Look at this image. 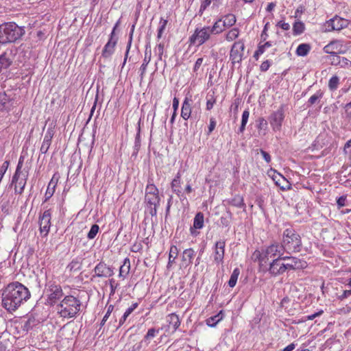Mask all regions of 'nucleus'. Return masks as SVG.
<instances>
[{
  "mask_svg": "<svg viewBox=\"0 0 351 351\" xmlns=\"http://www.w3.org/2000/svg\"><path fill=\"white\" fill-rule=\"evenodd\" d=\"M220 19H221L223 26H225L226 29L232 27L237 21L236 16L233 14H228L221 16Z\"/></svg>",
  "mask_w": 351,
  "mask_h": 351,
  "instance_id": "nucleus-25",
  "label": "nucleus"
},
{
  "mask_svg": "<svg viewBox=\"0 0 351 351\" xmlns=\"http://www.w3.org/2000/svg\"><path fill=\"white\" fill-rule=\"evenodd\" d=\"M273 172L271 176L272 180L275 182V184L278 186L281 190L287 191L291 188L290 182L280 173H277L275 170L271 169Z\"/></svg>",
  "mask_w": 351,
  "mask_h": 351,
  "instance_id": "nucleus-17",
  "label": "nucleus"
},
{
  "mask_svg": "<svg viewBox=\"0 0 351 351\" xmlns=\"http://www.w3.org/2000/svg\"><path fill=\"white\" fill-rule=\"evenodd\" d=\"M51 138L52 135L50 133L47 132L45 134L40 147V151L42 153L45 154L48 151L51 145Z\"/></svg>",
  "mask_w": 351,
  "mask_h": 351,
  "instance_id": "nucleus-33",
  "label": "nucleus"
},
{
  "mask_svg": "<svg viewBox=\"0 0 351 351\" xmlns=\"http://www.w3.org/2000/svg\"><path fill=\"white\" fill-rule=\"evenodd\" d=\"M204 214L201 212L197 213L193 219V227L190 228V232L192 235H196L194 229H202L204 226Z\"/></svg>",
  "mask_w": 351,
  "mask_h": 351,
  "instance_id": "nucleus-23",
  "label": "nucleus"
},
{
  "mask_svg": "<svg viewBox=\"0 0 351 351\" xmlns=\"http://www.w3.org/2000/svg\"><path fill=\"white\" fill-rule=\"evenodd\" d=\"M346 195H342V196H340L339 197H338V199H337V206L339 208H341V207H343L346 206Z\"/></svg>",
  "mask_w": 351,
  "mask_h": 351,
  "instance_id": "nucleus-63",
  "label": "nucleus"
},
{
  "mask_svg": "<svg viewBox=\"0 0 351 351\" xmlns=\"http://www.w3.org/2000/svg\"><path fill=\"white\" fill-rule=\"evenodd\" d=\"M240 271L238 268H235L231 274L230 280L228 281V285L230 287H234L237 282L238 277L239 276Z\"/></svg>",
  "mask_w": 351,
  "mask_h": 351,
  "instance_id": "nucleus-42",
  "label": "nucleus"
},
{
  "mask_svg": "<svg viewBox=\"0 0 351 351\" xmlns=\"http://www.w3.org/2000/svg\"><path fill=\"white\" fill-rule=\"evenodd\" d=\"M209 29L212 34H219L222 33L226 28L223 26L221 19H218L212 26H209Z\"/></svg>",
  "mask_w": 351,
  "mask_h": 351,
  "instance_id": "nucleus-26",
  "label": "nucleus"
},
{
  "mask_svg": "<svg viewBox=\"0 0 351 351\" xmlns=\"http://www.w3.org/2000/svg\"><path fill=\"white\" fill-rule=\"evenodd\" d=\"M282 257H277L269 263V273L273 276L283 274L284 263L281 262Z\"/></svg>",
  "mask_w": 351,
  "mask_h": 351,
  "instance_id": "nucleus-16",
  "label": "nucleus"
},
{
  "mask_svg": "<svg viewBox=\"0 0 351 351\" xmlns=\"http://www.w3.org/2000/svg\"><path fill=\"white\" fill-rule=\"evenodd\" d=\"M271 64V61H270V60H267L263 62L260 66L261 71H263V72L267 71L269 69V68L270 67Z\"/></svg>",
  "mask_w": 351,
  "mask_h": 351,
  "instance_id": "nucleus-62",
  "label": "nucleus"
},
{
  "mask_svg": "<svg viewBox=\"0 0 351 351\" xmlns=\"http://www.w3.org/2000/svg\"><path fill=\"white\" fill-rule=\"evenodd\" d=\"M343 152L345 154L348 155L350 158H351V138L344 145Z\"/></svg>",
  "mask_w": 351,
  "mask_h": 351,
  "instance_id": "nucleus-58",
  "label": "nucleus"
},
{
  "mask_svg": "<svg viewBox=\"0 0 351 351\" xmlns=\"http://www.w3.org/2000/svg\"><path fill=\"white\" fill-rule=\"evenodd\" d=\"M311 47L308 44L302 43L298 45L296 49V54L298 56H305L310 51Z\"/></svg>",
  "mask_w": 351,
  "mask_h": 351,
  "instance_id": "nucleus-34",
  "label": "nucleus"
},
{
  "mask_svg": "<svg viewBox=\"0 0 351 351\" xmlns=\"http://www.w3.org/2000/svg\"><path fill=\"white\" fill-rule=\"evenodd\" d=\"M339 66L341 68L351 67V61L345 57H341Z\"/></svg>",
  "mask_w": 351,
  "mask_h": 351,
  "instance_id": "nucleus-54",
  "label": "nucleus"
},
{
  "mask_svg": "<svg viewBox=\"0 0 351 351\" xmlns=\"http://www.w3.org/2000/svg\"><path fill=\"white\" fill-rule=\"evenodd\" d=\"M99 230V227L98 225H97V224L93 225L87 234L88 239H93L97 234Z\"/></svg>",
  "mask_w": 351,
  "mask_h": 351,
  "instance_id": "nucleus-48",
  "label": "nucleus"
},
{
  "mask_svg": "<svg viewBox=\"0 0 351 351\" xmlns=\"http://www.w3.org/2000/svg\"><path fill=\"white\" fill-rule=\"evenodd\" d=\"M119 25V21H118L115 23V25H114V27L112 29V32L110 34V37H109L108 40H112V41H114V42L117 43L118 37L115 35V31H116L117 28L118 27Z\"/></svg>",
  "mask_w": 351,
  "mask_h": 351,
  "instance_id": "nucleus-55",
  "label": "nucleus"
},
{
  "mask_svg": "<svg viewBox=\"0 0 351 351\" xmlns=\"http://www.w3.org/2000/svg\"><path fill=\"white\" fill-rule=\"evenodd\" d=\"M273 45L271 41H267L264 44L261 45L259 43L257 50L254 53V57L258 59V57L262 55L266 50V49L271 47Z\"/></svg>",
  "mask_w": 351,
  "mask_h": 351,
  "instance_id": "nucleus-35",
  "label": "nucleus"
},
{
  "mask_svg": "<svg viewBox=\"0 0 351 351\" xmlns=\"http://www.w3.org/2000/svg\"><path fill=\"white\" fill-rule=\"evenodd\" d=\"M289 263L295 264L296 265L299 266V269L305 268L306 266V263L305 261H301L300 259L293 256L291 258H289Z\"/></svg>",
  "mask_w": 351,
  "mask_h": 351,
  "instance_id": "nucleus-47",
  "label": "nucleus"
},
{
  "mask_svg": "<svg viewBox=\"0 0 351 351\" xmlns=\"http://www.w3.org/2000/svg\"><path fill=\"white\" fill-rule=\"evenodd\" d=\"M82 302L73 295H66L56 306L57 314L62 318L76 317L80 311Z\"/></svg>",
  "mask_w": 351,
  "mask_h": 351,
  "instance_id": "nucleus-2",
  "label": "nucleus"
},
{
  "mask_svg": "<svg viewBox=\"0 0 351 351\" xmlns=\"http://www.w3.org/2000/svg\"><path fill=\"white\" fill-rule=\"evenodd\" d=\"M348 25L347 20L335 16L324 24L325 32L339 31Z\"/></svg>",
  "mask_w": 351,
  "mask_h": 351,
  "instance_id": "nucleus-11",
  "label": "nucleus"
},
{
  "mask_svg": "<svg viewBox=\"0 0 351 351\" xmlns=\"http://www.w3.org/2000/svg\"><path fill=\"white\" fill-rule=\"evenodd\" d=\"M351 296V291L348 290H343L341 293H336V298L339 300L343 301V300Z\"/></svg>",
  "mask_w": 351,
  "mask_h": 351,
  "instance_id": "nucleus-49",
  "label": "nucleus"
},
{
  "mask_svg": "<svg viewBox=\"0 0 351 351\" xmlns=\"http://www.w3.org/2000/svg\"><path fill=\"white\" fill-rule=\"evenodd\" d=\"M95 275L99 278H109L114 275L113 267L108 265L104 261L99 262L94 268Z\"/></svg>",
  "mask_w": 351,
  "mask_h": 351,
  "instance_id": "nucleus-13",
  "label": "nucleus"
},
{
  "mask_svg": "<svg viewBox=\"0 0 351 351\" xmlns=\"http://www.w3.org/2000/svg\"><path fill=\"white\" fill-rule=\"evenodd\" d=\"M227 202L235 207L237 208H243L245 207V204L243 202V198L240 195H236L232 198L227 200Z\"/></svg>",
  "mask_w": 351,
  "mask_h": 351,
  "instance_id": "nucleus-29",
  "label": "nucleus"
},
{
  "mask_svg": "<svg viewBox=\"0 0 351 351\" xmlns=\"http://www.w3.org/2000/svg\"><path fill=\"white\" fill-rule=\"evenodd\" d=\"M9 98L5 93H0V112L8 108Z\"/></svg>",
  "mask_w": 351,
  "mask_h": 351,
  "instance_id": "nucleus-40",
  "label": "nucleus"
},
{
  "mask_svg": "<svg viewBox=\"0 0 351 351\" xmlns=\"http://www.w3.org/2000/svg\"><path fill=\"white\" fill-rule=\"evenodd\" d=\"M338 53L332 54L330 56V61L332 65L339 66L341 56Z\"/></svg>",
  "mask_w": 351,
  "mask_h": 351,
  "instance_id": "nucleus-61",
  "label": "nucleus"
},
{
  "mask_svg": "<svg viewBox=\"0 0 351 351\" xmlns=\"http://www.w3.org/2000/svg\"><path fill=\"white\" fill-rule=\"evenodd\" d=\"M130 270V261L128 258H125L123 265L120 267L119 276L125 278L129 274Z\"/></svg>",
  "mask_w": 351,
  "mask_h": 351,
  "instance_id": "nucleus-28",
  "label": "nucleus"
},
{
  "mask_svg": "<svg viewBox=\"0 0 351 351\" xmlns=\"http://www.w3.org/2000/svg\"><path fill=\"white\" fill-rule=\"evenodd\" d=\"M117 43V42L108 40L103 49L102 56L104 58L110 57L114 52V48Z\"/></svg>",
  "mask_w": 351,
  "mask_h": 351,
  "instance_id": "nucleus-24",
  "label": "nucleus"
},
{
  "mask_svg": "<svg viewBox=\"0 0 351 351\" xmlns=\"http://www.w3.org/2000/svg\"><path fill=\"white\" fill-rule=\"evenodd\" d=\"M55 186L56 184H53V180H51V182L49 183L45 195V202L47 201L53 195L55 191Z\"/></svg>",
  "mask_w": 351,
  "mask_h": 351,
  "instance_id": "nucleus-46",
  "label": "nucleus"
},
{
  "mask_svg": "<svg viewBox=\"0 0 351 351\" xmlns=\"http://www.w3.org/2000/svg\"><path fill=\"white\" fill-rule=\"evenodd\" d=\"M204 60V57L198 58L196 60V61H195V62L194 64V66H193V69L194 73H197V72L199 70L200 67L203 64Z\"/></svg>",
  "mask_w": 351,
  "mask_h": 351,
  "instance_id": "nucleus-51",
  "label": "nucleus"
},
{
  "mask_svg": "<svg viewBox=\"0 0 351 351\" xmlns=\"http://www.w3.org/2000/svg\"><path fill=\"white\" fill-rule=\"evenodd\" d=\"M28 174L13 175L12 178V184L14 185V191L16 193H23L26 185Z\"/></svg>",
  "mask_w": 351,
  "mask_h": 351,
  "instance_id": "nucleus-15",
  "label": "nucleus"
},
{
  "mask_svg": "<svg viewBox=\"0 0 351 351\" xmlns=\"http://www.w3.org/2000/svg\"><path fill=\"white\" fill-rule=\"evenodd\" d=\"M249 116H250L249 110L247 109L245 110L242 114L241 123L239 128L238 133H243L245 131L246 124L247 123V121H248Z\"/></svg>",
  "mask_w": 351,
  "mask_h": 351,
  "instance_id": "nucleus-36",
  "label": "nucleus"
},
{
  "mask_svg": "<svg viewBox=\"0 0 351 351\" xmlns=\"http://www.w3.org/2000/svg\"><path fill=\"white\" fill-rule=\"evenodd\" d=\"M244 49L245 45L243 40H239L234 43L230 51V60L233 65L241 63Z\"/></svg>",
  "mask_w": 351,
  "mask_h": 351,
  "instance_id": "nucleus-9",
  "label": "nucleus"
},
{
  "mask_svg": "<svg viewBox=\"0 0 351 351\" xmlns=\"http://www.w3.org/2000/svg\"><path fill=\"white\" fill-rule=\"evenodd\" d=\"M51 213L50 210H45L39 217V231L43 237H47L51 228Z\"/></svg>",
  "mask_w": 351,
  "mask_h": 351,
  "instance_id": "nucleus-10",
  "label": "nucleus"
},
{
  "mask_svg": "<svg viewBox=\"0 0 351 351\" xmlns=\"http://www.w3.org/2000/svg\"><path fill=\"white\" fill-rule=\"evenodd\" d=\"M138 304L137 302L133 303L130 307H128L123 316L120 318L119 324V326H122L126 321L127 318L130 316V315L138 307Z\"/></svg>",
  "mask_w": 351,
  "mask_h": 351,
  "instance_id": "nucleus-30",
  "label": "nucleus"
},
{
  "mask_svg": "<svg viewBox=\"0 0 351 351\" xmlns=\"http://www.w3.org/2000/svg\"><path fill=\"white\" fill-rule=\"evenodd\" d=\"M195 256V252L193 248H188L183 251L182 261L185 267H188L193 263V260Z\"/></svg>",
  "mask_w": 351,
  "mask_h": 351,
  "instance_id": "nucleus-22",
  "label": "nucleus"
},
{
  "mask_svg": "<svg viewBox=\"0 0 351 351\" xmlns=\"http://www.w3.org/2000/svg\"><path fill=\"white\" fill-rule=\"evenodd\" d=\"M159 332V329L156 330L154 328H149L147 332V334L145 335L143 341L145 342L147 345H148L150 343V341L154 338L156 335Z\"/></svg>",
  "mask_w": 351,
  "mask_h": 351,
  "instance_id": "nucleus-39",
  "label": "nucleus"
},
{
  "mask_svg": "<svg viewBox=\"0 0 351 351\" xmlns=\"http://www.w3.org/2000/svg\"><path fill=\"white\" fill-rule=\"evenodd\" d=\"M281 245L287 253L298 252L302 247L300 236L293 228H287L282 233Z\"/></svg>",
  "mask_w": 351,
  "mask_h": 351,
  "instance_id": "nucleus-5",
  "label": "nucleus"
},
{
  "mask_svg": "<svg viewBox=\"0 0 351 351\" xmlns=\"http://www.w3.org/2000/svg\"><path fill=\"white\" fill-rule=\"evenodd\" d=\"M211 34L209 26L197 27L189 37V41L190 45L200 46L210 38Z\"/></svg>",
  "mask_w": 351,
  "mask_h": 351,
  "instance_id": "nucleus-8",
  "label": "nucleus"
},
{
  "mask_svg": "<svg viewBox=\"0 0 351 351\" xmlns=\"http://www.w3.org/2000/svg\"><path fill=\"white\" fill-rule=\"evenodd\" d=\"M226 241L220 239L215 242L213 247V257L215 263L217 265L223 263L225 254Z\"/></svg>",
  "mask_w": 351,
  "mask_h": 351,
  "instance_id": "nucleus-12",
  "label": "nucleus"
},
{
  "mask_svg": "<svg viewBox=\"0 0 351 351\" xmlns=\"http://www.w3.org/2000/svg\"><path fill=\"white\" fill-rule=\"evenodd\" d=\"M167 322L169 323V326L166 331H168L171 326L173 328L172 333H174L180 326V320L178 315L176 313H171L167 317Z\"/></svg>",
  "mask_w": 351,
  "mask_h": 351,
  "instance_id": "nucleus-21",
  "label": "nucleus"
},
{
  "mask_svg": "<svg viewBox=\"0 0 351 351\" xmlns=\"http://www.w3.org/2000/svg\"><path fill=\"white\" fill-rule=\"evenodd\" d=\"M192 103V99L186 97L182 104L180 116L185 121H187L191 116Z\"/></svg>",
  "mask_w": 351,
  "mask_h": 351,
  "instance_id": "nucleus-18",
  "label": "nucleus"
},
{
  "mask_svg": "<svg viewBox=\"0 0 351 351\" xmlns=\"http://www.w3.org/2000/svg\"><path fill=\"white\" fill-rule=\"evenodd\" d=\"M284 118L285 115L282 108H280L271 114L269 117V123L274 131H279L281 129Z\"/></svg>",
  "mask_w": 351,
  "mask_h": 351,
  "instance_id": "nucleus-14",
  "label": "nucleus"
},
{
  "mask_svg": "<svg viewBox=\"0 0 351 351\" xmlns=\"http://www.w3.org/2000/svg\"><path fill=\"white\" fill-rule=\"evenodd\" d=\"M339 84V78L337 75L332 76L328 82V88L333 91L337 89Z\"/></svg>",
  "mask_w": 351,
  "mask_h": 351,
  "instance_id": "nucleus-44",
  "label": "nucleus"
},
{
  "mask_svg": "<svg viewBox=\"0 0 351 351\" xmlns=\"http://www.w3.org/2000/svg\"><path fill=\"white\" fill-rule=\"evenodd\" d=\"M23 29L15 23H8L0 25V43H14L21 38Z\"/></svg>",
  "mask_w": 351,
  "mask_h": 351,
  "instance_id": "nucleus-6",
  "label": "nucleus"
},
{
  "mask_svg": "<svg viewBox=\"0 0 351 351\" xmlns=\"http://www.w3.org/2000/svg\"><path fill=\"white\" fill-rule=\"evenodd\" d=\"M132 32L130 34V39H129V41L128 43V45H127V49H126V51H125V57H124V60H123V66L126 63V61H127V59H128V54H129V51H130V49L131 45H132Z\"/></svg>",
  "mask_w": 351,
  "mask_h": 351,
  "instance_id": "nucleus-56",
  "label": "nucleus"
},
{
  "mask_svg": "<svg viewBox=\"0 0 351 351\" xmlns=\"http://www.w3.org/2000/svg\"><path fill=\"white\" fill-rule=\"evenodd\" d=\"M151 60V51L149 52L147 51L145 53V58L143 62V64H141L140 67V71H141V77L143 78L144 77V75L145 74L147 66L148 64L149 63Z\"/></svg>",
  "mask_w": 351,
  "mask_h": 351,
  "instance_id": "nucleus-32",
  "label": "nucleus"
},
{
  "mask_svg": "<svg viewBox=\"0 0 351 351\" xmlns=\"http://www.w3.org/2000/svg\"><path fill=\"white\" fill-rule=\"evenodd\" d=\"M257 128L260 131L263 130L264 131L263 134H265V131L267 128V121L265 120L263 118L260 119L258 121V124Z\"/></svg>",
  "mask_w": 351,
  "mask_h": 351,
  "instance_id": "nucleus-53",
  "label": "nucleus"
},
{
  "mask_svg": "<svg viewBox=\"0 0 351 351\" xmlns=\"http://www.w3.org/2000/svg\"><path fill=\"white\" fill-rule=\"evenodd\" d=\"M160 197L158 189L154 184V180L149 178L145 190V208L152 217L156 216L158 208L160 206Z\"/></svg>",
  "mask_w": 351,
  "mask_h": 351,
  "instance_id": "nucleus-3",
  "label": "nucleus"
},
{
  "mask_svg": "<svg viewBox=\"0 0 351 351\" xmlns=\"http://www.w3.org/2000/svg\"><path fill=\"white\" fill-rule=\"evenodd\" d=\"M239 34L240 29L238 27H233L225 34V39L228 42H232L239 37Z\"/></svg>",
  "mask_w": 351,
  "mask_h": 351,
  "instance_id": "nucleus-31",
  "label": "nucleus"
},
{
  "mask_svg": "<svg viewBox=\"0 0 351 351\" xmlns=\"http://www.w3.org/2000/svg\"><path fill=\"white\" fill-rule=\"evenodd\" d=\"M23 159L21 157L16 166V169L14 175H25L26 173H23L21 171L23 167Z\"/></svg>",
  "mask_w": 351,
  "mask_h": 351,
  "instance_id": "nucleus-57",
  "label": "nucleus"
},
{
  "mask_svg": "<svg viewBox=\"0 0 351 351\" xmlns=\"http://www.w3.org/2000/svg\"><path fill=\"white\" fill-rule=\"evenodd\" d=\"M305 29V26L304 23L302 21H295L293 25V34L295 36H298L302 34Z\"/></svg>",
  "mask_w": 351,
  "mask_h": 351,
  "instance_id": "nucleus-38",
  "label": "nucleus"
},
{
  "mask_svg": "<svg viewBox=\"0 0 351 351\" xmlns=\"http://www.w3.org/2000/svg\"><path fill=\"white\" fill-rule=\"evenodd\" d=\"M223 318V311H220L217 314L208 317L206 321V324L210 327H215Z\"/></svg>",
  "mask_w": 351,
  "mask_h": 351,
  "instance_id": "nucleus-27",
  "label": "nucleus"
},
{
  "mask_svg": "<svg viewBox=\"0 0 351 351\" xmlns=\"http://www.w3.org/2000/svg\"><path fill=\"white\" fill-rule=\"evenodd\" d=\"M324 93L322 90H319L315 94H313L308 101V105L312 106L319 101L320 99L323 97Z\"/></svg>",
  "mask_w": 351,
  "mask_h": 351,
  "instance_id": "nucleus-41",
  "label": "nucleus"
},
{
  "mask_svg": "<svg viewBox=\"0 0 351 351\" xmlns=\"http://www.w3.org/2000/svg\"><path fill=\"white\" fill-rule=\"evenodd\" d=\"M216 127V121H215V119L213 118V117H211L210 119V121H209V125H208V135L210 134L213 131L215 130Z\"/></svg>",
  "mask_w": 351,
  "mask_h": 351,
  "instance_id": "nucleus-60",
  "label": "nucleus"
},
{
  "mask_svg": "<svg viewBox=\"0 0 351 351\" xmlns=\"http://www.w3.org/2000/svg\"><path fill=\"white\" fill-rule=\"evenodd\" d=\"M269 25V22H267V23H266V24L265 25V26L263 27V29L261 34V41H265L268 38V34H267V32L268 30Z\"/></svg>",
  "mask_w": 351,
  "mask_h": 351,
  "instance_id": "nucleus-59",
  "label": "nucleus"
},
{
  "mask_svg": "<svg viewBox=\"0 0 351 351\" xmlns=\"http://www.w3.org/2000/svg\"><path fill=\"white\" fill-rule=\"evenodd\" d=\"M31 296L29 289L23 284L14 282L9 284L3 291L1 304L9 313L16 311Z\"/></svg>",
  "mask_w": 351,
  "mask_h": 351,
  "instance_id": "nucleus-1",
  "label": "nucleus"
},
{
  "mask_svg": "<svg viewBox=\"0 0 351 351\" xmlns=\"http://www.w3.org/2000/svg\"><path fill=\"white\" fill-rule=\"evenodd\" d=\"M342 47V45L339 40L331 41L327 45L324 47V51L326 53H329L330 55L335 53H341L340 49Z\"/></svg>",
  "mask_w": 351,
  "mask_h": 351,
  "instance_id": "nucleus-20",
  "label": "nucleus"
},
{
  "mask_svg": "<svg viewBox=\"0 0 351 351\" xmlns=\"http://www.w3.org/2000/svg\"><path fill=\"white\" fill-rule=\"evenodd\" d=\"M285 251L281 244L274 243L262 250H255L252 255L254 261H258L261 265L271 259L277 257H282Z\"/></svg>",
  "mask_w": 351,
  "mask_h": 351,
  "instance_id": "nucleus-4",
  "label": "nucleus"
},
{
  "mask_svg": "<svg viewBox=\"0 0 351 351\" xmlns=\"http://www.w3.org/2000/svg\"><path fill=\"white\" fill-rule=\"evenodd\" d=\"M171 187L173 193H175L182 200L184 197L183 193L181 190V175L178 172L171 183Z\"/></svg>",
  "mask_w": 351,
  "mask_h": 351,
  "instance_id": "nucleus-19",
  "label": "nucleus"
},
{
  "mask_svg": "<svg viewBox=\"0 0 351 351\" xmlns=\"http://www.w3.org/2000/svg\"><path fill=\"white\" fill-rule=\"evenodd\" d=\"M168 21L167 19H165L163 18H160L159 21V25L158 29L157 38L160 39L162 38V34L166 28Z\"/></svg>",
  "mask_w": 351,
  "mask_h": 351,
  "instance_id": "nucleus-43",
  "label": "nucleus"
},
{
  "mask_svg": "<svg viewBox=\"0 0 351 351\" xmlns=\"http://www.w3.org/2000/svg\"><path fill=\"white\" fill-rule=\"evenodd\" d=\"M344 109L346 117L351 119V101L345 106Z\"/></svg>",
  "mask_w": 351,
  "mask_h": 351,
  "instance_id": "nucleus-64",
  "label": "nucleus"
},
{
  "mask_svg": "<svg viewBox=\"0 0 351 351\" xmlns=\"http://www.w3.org/2000/svg\"><path fill=\"white\" fill-rule=\"evenodd\" d=\"M178 253V250L176 246L172 245L170 247L169 255V261L167 263V268H170L173 263L175 262L177 254Z\"/></svg>",
  "mask_w": 351,
  "mask_h": 351,
  "instance_id": "nucleus-37",
  "label": "nucleus"
},
{
  "mask_svg": "<svg viewBox=\"0 0 351 351\" xmlns=\"http://www.w3.org/2000/svg\"><path fill=\"white\" fill-rule=\"evenodd\" d=\"M11 64V61L7 57L5 53L0 56V71L2 69L8 68Z\"/></svg>",
  "mask_w": 351,
  "mask_h": 351,
  "instance_id": "nucleus-45",
  "label": "nucleus"
},
{
  "mask_svg": "<svg viewBox=\"0 0 351 351\" xmlns=\"http://www.w3.org/2000/svg\"><path fill=\"white\" fill-rule=\"evenodd\" d=\"M212 0H201V5L199 10V14L202 15L204 11L210 5Z\"/></svg>",
  "mask_w": 351,
  "mask_h": 351,
  "instance_id": "nucleus-52",
  "label": "nucleus"
},
{
  "mask_svg": "<svg viewBox=\"0 0 351 351\" xmlns=\"http://www.w3.org/2000/svg\"><path fill=\"white\" fill-rule=\"evenodd\" d=\"M113 310L114 306L112 304H110L108 306L107 311L101 322V326H104L106 322L108 320L109 316L110 315Z\"/></svg>",
  "mask_w": 351,
  "mask_h": 351,
  "instance_id": "nucleus-50",
  "label": "nucleus"
},
{
  "mask_svg": "<svg viewBox=\"0 0 351 351\" xmlns=\"http://www.w3.org/2000/svg\"><path fill=\"white\" fill-rule=\"evenodd\" d=\"M45 293L47 295V304L53 306L64 295L61 286L53 280V276L50 277L45 274Z\"/></svg>",
  "mask_w": 351,
  "mask_h": 351,
  "instance_id": "nucleus-7",
  "label": "nucleus"
}]
</instances>
